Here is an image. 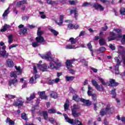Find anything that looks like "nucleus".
<instances>
[{"label": "nucleus", "instance_id": "nucleus-1", "mask_svg": "<svg viewBox=\"0 0 125 125\" xmlns=\"http://www.w3.org/2000/svg\"><path fill=\"white\" fill-rule=\"evenodd\" d=\"M113 32L110 33L109 37L107 38L108 42H111V41H114L116 40L117 38H119L121 39V43L122 44H125V35L120 34V33H122V30L120 29H115L113 30Z\"/></svg>", "mask_w": 125, "mask_h": 125}, {"label": "nucleus", "instance_id": "nucleus-46", "mask_svg": "<svg viewBox=\"0 0 125 125\" xmlns=\"http://www.w3.org/2000/svg\"><path fill=\"white\" fill-rule=\"evenodd\" d=\"M30 83H37V81L35 78H34V77H32L30 78L29 80Z\"/></svg>", "mask_w": 125, "mask_h": 125}, {"label": "nucleus", "instance_id": "nucleus-12", "mask_svg": "<svg viewBox=\"0 0 125 125\" xmlns=\"http://www.w3.org/2000/svg\"><path fill=\"white\" fill-rule=\"evenodd\" d=\"M42 59H45L46 60H51L52 59V55L50 51L48 52L45 54L41 55Z\"/></svg>", "mask_w": 125, "mask_h": 125}, {"label": "nucleus", "instance_id": "nucleus-53", "mask_svg": "<svg viewBox=\"0 0 125 125\" xmlns=\"http://www.w3.org/2000/svg\"><path fill=\"white\" fill-rule=\"evenodd\" d=\"M33 72L34 74H37L38 73V70L37 69V66H36V65L33 64Z\"/></svg>", "mask_w": 125, "mask_h": 125}, {"label": "nucleus", "instance_id": "nucleus-54", "mask_svg": "<svg viewBox=\"0 0 125 125\" xmlns=\"http://www.w3.org/2000/svg\"><path fill=\"white\" fill-rule=\"evenodd\" d=\"M109 47L111 50H115L116 49V47L115 45L112 44H109Z\"/></svg>", "mask_w": 125, "mask_h": 125}, {"label": "nucleus", "instance_id": "nucleus-16", "mask_svg": "<svg viewBox=\"0 0 125 125\" xmlns=\"http://www.w3.org/2000/svg\"><path fill=\"white\" fill-rule=\"evenodd\" d=\"M38 94L40 96V98L41 99H44V100H46V99H47V96L45 95V92H38Z\"/></svg>", "mask_w": 125, "mask_h": 125}, {"label": "nucleus", "instance_id": "nucleus-36", "mask_svg": "<svg viewBox=\"0 0 125 125\" xmlns=\"http://www.w3.org/2000/svg\"><path fill=\"white\" fill-rule=\"evenodd\" d=\"M6 123H7V124H8L9 125H14L15 124V122H14V121L11 120L10 118H7Z\"/></svg>", "mask_w": 125, "mask_h": 125}, {"label": "nucleus", "instance_id": "nucleus-26", "mask_svg": "<svg viewBox=\"0 0 125 125\" xmlns=\"http://www.w3.org/2000/svg\"><path fill=\"white\" fill-rule=\"evenodd\" d=\"M9 9L10 8L9 7L6 10L4 11L3 14H2V17H3V18H5L8 15V14H9V12H10L9 11Z\"/></svg>", "mask_w": 125, "mask_h": 125}, {"label": "nucleus", "instance_id": "nucleus-20", "mask_svg": "<svg viewBox=\"0 0 125 125\" xmlns=\"http://www.w3.org/2000/svg\"><path fill=\"white\" fill-rule=\"evenodd\" d=\"M110 83L109 84V85L110 86H117L119 83H116L115 81V80L114 79H110L109 80Z\"/></svg>", "mask_w": 125, "mask_h": 125}, {"label": "nucleus", "instance_id": "nucleus-25", "mask_svg": "<svg viewBox=\"0 0 125 125\" xmlns=\"http://www.w3.org/2000/svg\"><path fill=\"white\" fill-rule=\"evenodd\" d=\"M77 46H76V45H72L71 44V45H67L65 47V48L66 49H76V48H77Z\"/></svg>", "mask_w": 125, "mask_h": 125}, {"label": "nucleus", "instance_id": "nucleus-19", "mask_svg": "<svg viewBox=\"0 0 125 125\" xmlns=\"http://www.w3.org/2000/svg\"><path fill=\"white\" fill-rule=\"evenodd\" d=\"M63 18H64V15H61L60 16V21L58 22L57 21H55V22L59 25V26H62L63 23Z\"/></svg>", "mask_w": 125, "mask_h": 125}, {"label": "nucleus", "instance_id": "nucleus-35", "mask_svg": "<svg viewBox=\"0 0 125 125\" xmlns=\"http://www.w3.org/2000/svg\"><path fill=\"white\" fill-rule=\"evenodd\" d=\"M8 42L9 44H11L12 43V42H13V36H12V35H9V36L8 37Z\"/></svg>", "mask_w": 125, "mask_h": 125}, {"label": "nucleus", "instance_id": "nucleus-23", "mask_svg": "<svg viewBox=\"0 0 125 125\" xmlns=\"http://www.w3.org/2000/svg\"><path fill=\"white\" fill-rule=\"evenodd\" d=\"M0 55H1L3 58H7V57H8L9 54L6 52L5 50H4L0 52Z\"/></svg>", "mask_w": 125, "mask_h": 125}, {"label": "nucleus", "instance_id": "nucleus-30", "mask_svg": "<svg viewBox=\"0 0 125 125\" xmlns=\"http://www.w3.org/2000/svg\"><path fill=\"white\" fill-rule=\"evenodd\" d=\"M20 82L22 83H23V84L22 85V88H24V87H26V86H27V81L24 80V79L23 78H21L20 80Z\"/></svg>", "mask_w": 125, "mask_h": 125}, {"label": "nucleus", "instance_id": "nucleus-38", "mask_svg": "<svg viewBox=\"0 0 125 125\" xmlns=\"http://www.w3.org/2000/svg\"><path fill=\"white\" fill-rule=\"evenodd\" d=\"M75 79L74 76H65V81L66 82H72Z\"/></svg>", "mask_w": 125, "mask_h": 125}, {"label": "nucleus", "instance_id": "nucleus-44", "mask_svg": "<svg viewBox=\"0 0 125 125\" xmlns=\"http://www.w3.org/2000/svg\"><path fill=\"white\" fill-rule=\"evenodd\" d=\"M39 14L41 15V18L42 19H45V18H46V16L44 14V12H39Z\"/></svg>", "mask_w": 125, "mask_h": 125}, {"label": "nucleus", "instance_id": "nucleus-6", "mask_svg": "<svg viewBox=\"0 0 125 125\" xmlns=\"http://www.w3.org/2000/svg\"><path fill=\"white\" fill-rule=\"evenodd\" d=\"M80 108V106L74 104L73 106L71 107L72 114L74 117H78L81 115L80 113H77L76 110Z\"/></svg>", "mask_w": 125, "mask_h": 125}, {"label": "nucleus", "instance_id": "nucleus-45", "mask_svg": "<svg viewBox=\"0 0 125 125\" xmlns=\"http://www.w3.org/2000/svg\"><path fill=\"white\" fill-rule=\"evenodd\" d=\"M37 108H38V105H35L34 107H33L31 109V112L32 113V117L33 118H35V116L34 115V113L35 111L36 110V109H37Z\"/></svg>", "mask_w": 125, "mask_h": 125}, {"label": "nucleus", "instance_id": "nucleus-58", "mask_svg": "<svg viewBox=\"0 0 125 125\" xmlns=\"http://www.w3.org/2000/svg\"><path fill=\"white\" fill-rule=\"evenodd\" d=\"M60 82V79L59 78H56L55 79H54V83H58Z\"/></svg>", "mask_w": 125, "mask_h": 125}, {"label": "nucleus", "instance_id": "nucleus-22", "mask_svg": "<svg viewBox=\"0 0 125 125\" xmlns=\"http://www.w3.org/2000/svg\"><path fill=\"white\" fill-rule=\"evenodd\" d=\"M81 102H83V103L85 104L86 106H90V105H91V102H90L89 100L81 99Z\"/></svg>", "mask_w": 125, "mask_h": 125}, {"label": "nucleus", "instance_id": "nucleus-63", "mask_svg": "<svg viewBox=\"0 0 125 125\" xmlns=\"http://www.w3.org/2000/svg\"><path fill=\"white\" fill-rule=\"evenodd\" d=\"M22 20H24V21H26L27 20H28V19H29V17L28 16H25V17H23L22 18Z\"/></svg>", "mask_w": 125, "mask_h": 125}, {"label": "nucleus", "instance_id": "nucleus-51", "mask_svg": "<svg viewBox=\"0 0 125 125\" xmlns=\"http://www.w3.org/2000/svg\"><path fill=\"white\" fill-rule=\"evenodd\" d=\"M105 50L106 48H105V47H101L99 49V51L100 53H103V52H104V51H105Z\"/></svg>", "mask_w": 125, "mask_h": 125}, {"label": "nucleus", "instance_id": "nucleus-57", "mask_svg": "<svg viewBox=\"0 0 125 125\" xmlns=\"http://www.w3.org/2000/svg\"><path fill=\"white\" fill-rule=\"evenodd\" d=\"M16 46H18V44H12L11 46H9V49L10 50L11 48H13L14 47H16Z\"/></svg>", "mask_w": 125, "mask_h": 125}, {"label": "nucleus", "instance_id": "nucleus-33", "mask_svg": "<svg viewBox=\"0 0 125 125\" xmlns=\"http://www.w3.org/2000/svg\"><path fill=\"white\" fill-rule=\"evenodd\" d=\"M98 79L100 82V83H101L103 85H106L107 83L105 82V80H104V79H103L102 78L98 77Z\"/></svg>", "mask_w": 125, "mask_h": 125}, {"label": "nucleus", "instance_id": "nucleus-56", "mask_svg": "<svg viewBox=\"0 0 125 125\" xmlns=\"http://www.w3.org/2000/svg\"><path fill=\"white\" fill-rule=\"evenodd\" d=\"M21 118L22 119H23V120H27V115H26L25 113H22L21 114Z\"/></svg>", "mask_w": 125, "mask_h": 125}, {"label": "nucleus", "instance_id": "nucleus-11", "mask_svg": "<svg viewBox=\"0 0 125 125\" xmlns=\"http://www.w3.org/2000/svg\"><path fill=\"white\" fill-rule=\"evenodd\" d=\"M36 66L42 72H47L48 71L47 65L45 63L43 64H37Z\"/></svg>", "mask_w": 125, "mask_h": 125}, {"label": "nucleus", "instance_id": "nucleus-15", "mask_svg": "<svg viewBox=\"0 0 125 125\" xmlns=\"http://www.w3.org/2000/svg\"><path fill=\"white\" fill-rule=\"evenodd\" d=\"M74 14V17L76 20L78 19V15H79V13H78V9L77 8H73V9L71 10L70 14Z\"/></svg>", "mask_w": 125, "mask_h": 125}, {"label": "nucleus", "instance_id": "nucleus-10", "mask_svg": "<svg viewBox=\"0 0 125 125\" xmlns=\"http://www.w3.org/2000/svg\"><path fill=\"white\" fill-rule=\"evenodd\" d=\"M91 91H93V88L89 85L88 87L87 94L89 96H92L94 101H95V100H96V94H92Z\"/></svg>", "mask_w": 125, "mask_h": 125}, {"label": "nucleus", "instance_id": "nucleus-31", "mask_svg": "<svg viewBox=\"0 0 125 125\" xmlns=\"http://www.w3.org/2000/svg\"><path fill=\"white\" fill-rule=\"evenodd\" d=\"M73 100H74V101H76V102L82 101V99L80 98V97H79V96L77 95H75L74 96H73Z\"/></svg>", "mask_w": 125, "mask_h": 125}, {"label": "nucleus", "instance_id": "nucleus-2", "mask_svg": "<svg viewBox=\"0 0 125 125\" xmlns=\"http://www.w3.org/2000/svg\"><path fill=\"white\" fill-rule=\"evenodd\" d=\"M15 68L16 69L17 71H12L10 73V77L11 78H14V79H11L9 81V85L11 86L12 84L14 86H16L18 83V81L17 80V75H21L22 74V69H21V67L15 66Z\"/></svg>", "mask_w": 125, "mask_h": 125}, {"label": "nucleus", "instance_id": "nucleus-4", "mask_svg": "<svg viewBox=\"0 0 125 125\" xmlns=\"http://www.w3.org/2000/svg\"><path fill=\"white\" fill-rule=\"evenodd\" d=\"M23 104H24V101L22 100V97H21L17 98L16 100H14L13 103V105L16 107L23 106Z\"/></svg>", "mask_w": 125, "mask_h": 125}, {"label": "nucleus", "instance_id": "nucleus-24", "mask_svg": "<svg viewBox=\"0 0 125 125\" xmlns=\"http://www.w3.org/2000/svg\"><path fill=\"white\" fill-rule=\"evenodd\" d=\"M9 28H10V25L6 24H4V26L1 27L0 32H5V31H6L7 29H9Z\"/></svg>", "mask_w": 125, "mask_h": 125}, {"label": "nucleus", "instance_id": "nucleus-34", "mask_svg": "<svg viewBox=\"0 0 125 125\" xmlns=\"http://www.w3.org/2000/svg\"><path fill=\"white\" fill-rule=\"evenodd\" d=\"M69 100H66L65 103L64 104V111H67L69 108Z\"/></svg>", "mask_w": 125, "mask_h": 125}, {"label": "nucleus", "instance_id": "nucleus-60", "mask_svg": "<svg viewBox=\"0 0 125 125\" xmlns=\"http://www.w3.org/2000/svg\"><path fill=\"white\" fill-rule=\"evenodd\" d=\"M68 29H74V25L72 23H69L68 25Z\"/></svg>", "mask_w": 125, "mask_h": 125}, {"label": "nucleus", "instance_id": "nucleus-14", "mask_svg": "<svg viewBox=\"0 0 125 125\" xmlns=\"http://www.w3.org/2000/svg\"><path fill=\"white\" fill-rule=\"evenodd\" d=\"M75 61H76V60L75 59L66 61V62H65L66 67L68 69H69V68H71V67H73L72 63H74V62H75Z\"/></svg>", "mask_w": 125, "mask_h": 125}, {"label": "nucleus", "instance_id": "nucleus-42", "mask_svg": "<svg viewBox=\"0 0 125 125\" xmlns=\"http://www.w3.org/2000/svg\"><path fill=\"white\" fill-rule=\"evenodd\" d=\"M48 113L49 114H55V113H56V109L53 108L49 109L48 110Z\"/></svg>", "mask_w": 125, "mask_h": 125}, {"label": "nucleus", "instance_id": "nucleus-7", "mask_svg": "<svg viewBox=\"0 0 125 125\" xmlns=\"http://www.w3.org/2000/svg\"><path fill=\"white\" fill-rule=\"evenodd\" d=\"M91 83L93 85L95 86L97 90H98V91H103L104 89L103 88V86H102V85H101V86L99 85L98 84V83H97V81H95V80H92Z\"/></svg>", "mask_w": 125, "mask_h": 125}, {"label": "nucleus", "instance_id": "nucleus-32", "mask_svg": "<svg viewBox=\"0 0 125 125\" xmlns=\"http://www.w3.org/2000/svg\"><path fill=\"white\" fill-rule=\"evenodd\" d=\"M42 115L44 120H45L46 121H47V120H48V115L47 114V111L42 112Z\"/></svg>", "mask_w": 125, "mask_h": 125}, {"label": "nucleus", "instance_id": "nucleus-17", "mask_svg": "<svg viewBox=\"0 0 125 125\" xmlns=\"http://www.w3.org/2000/svg\"><path fill=\"white\" fill-rule=\"evenodd\" d=\"M6 65L7 67H9V68H12V67L14 66V63L11 59H8L6 61Z\"/></svg>", "mask_w": 125, "mask_h": 125}, {"label": "nucleus", "instance_id": "nucleus-64", "mask_svg": "<svg viewBox=\"0 0 125 125\" xmlns=\"http://www.w3.org/2000/svg\"><path fill=\"white\" fill-rule=\"evenodd\" d=\"M49 84H53L54 83V80H51L49 81Z\"/></svg>", "mask_w": 125, "mask_h": 125}, {"label": "nucleus", "instance_id": "nucleus-18", "mask_svg": "<svg viewBox=\"0 0 125 125\" xmlns=\"http://www.w3.org/2000/svg\"><path fill=\"white\" fill-rule=\"evenodd\" d=\"M36 98V93L34 92L30 94V96L29 97H26V100L28 102L30 101H32V100H34V99Z\"/></svg>", "mask_w": 125, "mask_h": 125}, {"label": "nucleus", "instance_id": "nucleus-62", "mask_svg": "<svg viewBox=\"0 0 125 125\" xmlns=\"http://www.w3.org/2000/svg\"><path fill=\"white\" fill-rule=\"evenodd\" d=\"M107 29H108V26L106 25L105 26H104L102 28V31H106Z\"/></svg>", "mask_w": 125, "mask_h": 125}, {"label": "nucleus", "instance_id": "nucleus-52", "mask_svg": "<svg viewBox=\"0 0 125 125\" xmlns=\"http://www.w3.org/2000/svg\"><path fill=\"white\" fill-rule=\"evenodd\" d=\"M32 45L33 47H37V46H39L40 44H39V42H32Z\"/></svg>", "mask_w": 125, "mask_h": 125}, {"label": "nucleus", "instance_id": "nucleus-8", "mask_svg": "<svg viewBox=\"0 0 125 125\" xmlns=\"http://www.w3.org/2000/svg\"><path fill=\"white\" fill-rule=\"evenodd\" d=\"M115 62L117 63L116 65L115 66V70L116 75H119L120 73L119 72V67L121 65V61H120L119 57H115L114 58Z\"/></svg>", "mask_w": 125, "mask_h": 125}, {"label": "nucleus", "instance_id": "nucleus-43", "mask_svg": "<svg viewBox=\"0 0 125 125\" xmlns=\"http://www.w3.org/2000/svg\"><path fill=\"white\" fill-rule=\"evenodd\" d=\"M87 47L89 49V50L91 52L92 56H93V51H92V46L91 45V43H88Z\"/></svg>", "mask_w": 125, "mask_h": 125}, {"label": "nucleus", "instance_id": "nucleus-29", "mask_svg": "<svg viewBox=\"0 0 125 125\" xmlns=\"http://www.w3.org/2000/svg\"><path fill=\"white\" fill-rule=\"evenodd\" d=\"M22 4H27V0H22L21 1H20L17 3V5L18 6H20Z\"/></svg>", "mask_w": 125, "mask_h": 125}, {"label": "nucleus", "instance_id": "nucleus-28", "mask_svg": "<svg viewBox=\"0 0 125 125\" xmlns=\"http://www.w3.org/2000/svg\"><path fill=\"white\" fill-rule=\"evenodd\" d=\"M50 96L51 97H52V98H54V99H56V98L58 97V96L57 95V93L54 91L51 92Z\"/></svg>", "mask_w": 125, "mask_h": 125}, {"label": "nucleus", "instance_id": "nucleus-3", "mask_svg": "<svg viewBox=\"0 0 125 125\" xmlns=\"http://www.w3.org/2000/svg\"><path fill=\"white\" fill-rule=\"evenodd\" d=\"M62 66V63L61 62L59 61V60L56 59L55 60L51 61L48 66L49 69H51V70H58L59 69V67H61Z\"/></svg>", "mask_w": 125, "mask_h": 125}, {"label": "nucleus", "instance_id": "nucleus-61", "mask_svg": "<svg viewBox=\"0 0 125 125\" xmlns=\"http://www.w3.org/2000/svg\"><path fill=\"white\" fill-rule=\"evenodd\" d=\"M68 2L70 3V4H71V5H74L76 4V1L74 0H69Z\"/></svg>", "mask_w": 125, "mask_h": 125}, {"label": "nucleus", "instance_id": "nucleus-47", "mask_svg": "<svg viewBox=\"0 0 125 125\" xmlns=\"http://www.w3.org/2000/svg\"><path fill=\"white\" fill-rule=\"evenodd\" d=\"M120 14H121V15H125V8L122 7L120 9Z\"/></svg>", "mask_w": 125, "mask_h": 125}, {"label": "nucleus", "instance_id": "nucleus-50", "mask_svg": "<svg viewBox=\"0 0 125 125\" xmlns=\"http://www.w3.org/2000/svg\"><path fill=\"white\" fill-rule=\"evenodd\" d=\"M46 2L48 4H55V3H56L55 1L51 0H46Z\"/></svg>", "mask_w": 125, "mask_h": 125}, {"label": "nucleus", "instance_id": "nucleus-39", "mask_svg": "<svg viewBox=\"0 0 125 125\" xmlns=\"http://www.w3.org/2000/svg\"><path fill=\"white\" fill-rule=\"evenodd\" d=\"M49 31H50L51 33H52V34H53V35L55 36H57L58 34H59L58 31L54 29H52V28H49Z\"/></svg>", "mask_w": 125, "mask_h": 125}, {"label": "nucleus", "instance_id": "nucleus-59", "mask_svg": "<svg viewBox=\"0 0 125 125\" xmlns=\"http://www.w3.org/2000/svg\"><path fill=\"white\" fill-rule=\"evenodd\" d=\"M21 33L23 34H26V33H27V28H23V29H21Z\"/></svg>", "mask_w": 125, "mask_h": 125}, {"label": "nucleus", "instance_id": "nucleus-5", "mask_svg": "<svg viewBox=\"0 0 125 125\" xmlns=\"http://www.w3.org/2000/svg\"><path fill=\"white\" fill-rule=\"evenodd\" d=\"M111 113V107H110V104L106 105L105 109L103 108L101 110L100 112V115L102 116H104V115H106V114H110Z\"/></svg>", "mask_w": 125, "mask_h": 125}, {"label": "nucleus", "instance_id": "nucleus-41", "mask_svg": "<svg viewBox=\"0 0 125 125\" xmlns=\"http://www.w3.org/2000/svg\"><path fill=\"white\" fill-rule=\"evenodd\" d=\"M110 93L111 95H112V98H116L117 95V94L116 93V89H113Z\"/></svg>", "mask_w": 125, "mask_h": 125}, {"label": "nucleus", "instance_id": "nucleus-40", "mask_svg": "<svg viewBox=\"0 0 125 125\" xmlns=\"http://www.w3.org/2000/svg\"><path fill=\"white\" fill-rule=\"evenodd\" d=\"M69 42H71V44H75L77 42V39H74V38H70L69 39Z\"/></svg>", "mask_w": 125, "mask_h": 125}, {"label": "nucleus", "instance_id": "nucleus-37", "mask_svg": "<svg viewBox=\"0 0 125 125\" xmlns=\"http://www.w3.org/2000/svg\"><path fill=\"white\" fill-rule=\"evenodd\" d=\"M99 42L100 45H104V44H106V40L103 38H101L99 40Z\"/></svg>", "mask_w": 125, "mask_h": 125}, {"label": "nucleus", "instance_id": "nucleus-9", "mask_svg": "<svg viewBox=\"0 0 125 125\" xmlns=\"http://www.w3.org/2000/svg\"><path fill=\"white\" fill-rule=\"evenodd\" d=\"M118 53L122 54L124 56L122 57L124 64L125 65V48L123 46H118Z\"/></svg>", "mask_w": 125, "mask_h": 125}, {"label": "nucleus", "instance_id": "nucleus-48", "mask_svg": "<svg viewBox=\"0 0 125 125\" xmlns=\"http://www.w3.org/2000/svg\"><path fill=\"white\" fill-rule=\"evenodd\" d=\"M48 120L51 123V124H52L53 125H54V124H56V121H55V119L53 118H49Z\"/></svg>", "mask_w": 125, "mask_h": 125}, {"label": "nucleus", "instance_id": "nucleus-13", "mask_svg": "<svg viewBox=\"0 0 125 125\" xmlns=\"http://www.w3.org/2000/svg\"><path fill=\"white\" fill-rule=\"evenodd\" d=\"M93 7L95 9H97V10H100V11H103L104 10V7H103L101 4L96 3L93 5Z\"/></svg>", "mask_w": 125, "mask_h": 125}, {"label": "nucleus", "instance_id": "nucleus-27", "mask_svg": "<svg viewBox=\"0 0 125 125\" xmlns=\"http://www.w3.org/2000/svg\"><path fill=\"white\" fill-rule=\"evenodd\" d=\"M5 97L6 99H14V98H16L15 95L10 94H5Z\"/></svg>", "mask_w": 125, "mask_h": 125}, {"label": "nucleus", "instance_id": "nucleus-21", "mask_svg": "<svg viewBox=\"0 0 125 125\" xmlns=\"http://www.w3.org/2000/svg\"><path fill=\"white\" fill-rule=\"evenodd\" d=\"M36 41L37 42L41 43L42 42H44V39L42 36H38L36 38Z\"/></svg>", "mask_w": 125, "mask_h": 125}, {"label": "nucleus", "instance_id": "nucleus-49", "mask_svg": "<svg viewBox=\"0 0 125 125\" xmlns=\"http://www.w3.org/2000/svg\"><path fill=\"white\" fill-rule=\"evenodd\" d=\"M42 31H41V28H39L37 31V35L38 37H42L41 35H42Z\"/></svg>", "mask_w": 125, "mask_h": 125}, {"label": "nucleus", "instance_id": "nucleus-55", "mask_svg": "<svg viewBox=\"0 0 125 125\" xmlns=\"http://www.w3.org/2000/svg\"><path fill=\"white\" fill-rule=\"evenodd\" d=\"M83 6H91V4L89 2H85L83 3Z\"/></svg>", "mask_w": 125, "mask_h": 125}]
</instances>
